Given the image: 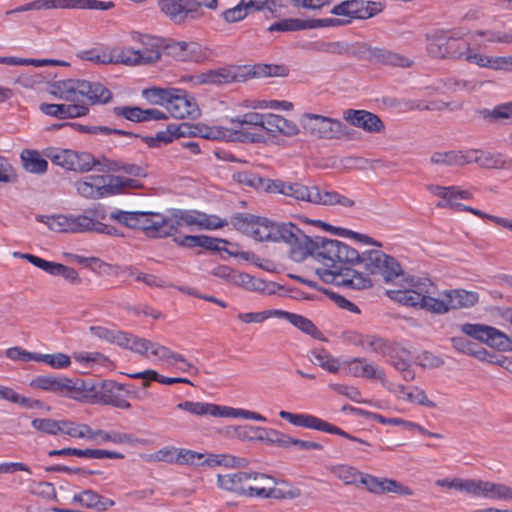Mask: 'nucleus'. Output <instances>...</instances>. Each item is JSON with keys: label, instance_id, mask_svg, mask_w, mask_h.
<instances>
[{"label": "nucleus", "instance_id": "16", "mask_svg": "<svg viewBox=\"0 0 512 512\" xmlns=\"http://www.w3.org/2000/svg\"><path fill=\"white\" fill-rule=\"evenodd\" d=\"M165 52L178 61H193L196 63L208 61L214 54L212 50L202 47L197 42L185 41L167 44Z\"/></svg>", "mask_w": 512, "mask_h": 512}, {"label": "nucleus", "instance_id": "14", "mask_svg": "<svg viewBox=\"0 0 512 512\" xmlns=\"http://www.w3.org/2000/svg\"><path fill=\"white\" fill-rule=\"evenodd\" d=\"M389 294L391 298L406 306L419 307L435 313L448 312V304L444 301L416 292L412 288L403 287L402 290L390 291Z\"/></svg>", "mask_w": 512, "mask_h": 512}, {"label": "nucleus", "instance_id": "46", "mask_svg": "<svg viewBox=\"0 0 512 512\" xmlns=\"http://www.w3.org/2000/svg\"><path fill=\"white\" fill-rule=\"evenodd\" d=\"M143 217V211H122L116 210L110 214V219L117 221L125 227L131 229L140 228V220Z\"/></svg>", "mask_w": 512, "mask_h": 512}, {"label": "nucleus", "instance_id": "25", "mask_svg": "<svg viewBox=\"0 0 512 512\" xmlns=\"http://www.w3.org/2000/svg\"><path fill=\"white\" fill-rule=\"evenodd\" d=\"M67 383H69V378L66 377L37 376L31 380L30 386L35 389L66 396Z\"/></svg>", "mask_w": 512, "mask_h": 512}, {"label": "nucleus", "instance_id": "39", "mask_svg": "<svg viewBox=\"0 0 512 512\" xmlns=\"http://www.w3.org/2000/svg\"><path fill=\"white\" fill-rule=\"evenodd\" d=\"M152 354L158 356L161 361L168 362L170 364L179 362L181 364H185L188 368H193L194 374L199 373V369L197 367L185 359L181 354L173 352L166 346L155 343Z\"/></svg>", "mask_w": 512, "mask_h": 512}, {"label": "nucleus", "instance_id": "44", "mask_svg": "<svg viewBox=\"0 0 512 512\" xmlns=\"http://www.w3.org/2000/svg\"><path fill=\"white\" fill-rule=\"evenodd\" d=\"M71 127H74L77 131H79L81 133H88V134H94V135H97V134H103V135L115 134V135H120V136L131 137V138L139 137L137 134H134L132 132L121 130V129L110 128V127H107V126H89V125H82V124H78V123H73V124H71Z\"/></svg>", "mask_w": 512, "mask_h": 512}, {"label": "nucleus", "instance_id": "4", "mask_svg": "<svg viewBox=\"0 0 512 512\" xmlns=\"http://www.w3.org/2000/svg\"><path fill=\"white\" fill-rule=\"evenodd\" d=\"M270 193L282 194L291 197L297 202H307L314 205L333 206L339 205L345 208L355 206V201L336 191H322L319 186H307L300 182H286L273 179Z\"/></svg>", "mask_w": 512, "mask_h": 512}, {"label": "nucleus", "instance_id": "32", "mask_svg": "<svg viewBox=\"0 0 512 512\" xmlns=\"http://www.w3.org/2000/svg\"><path fill=\"white\" fill-rule=\"evenodd\" d=\"M97 393L96 385L91 381H86L81 378L71 379L67 383V395L74 399H83L95 396Z\"/></svg>", "mask_w": 512, "mask_h": 512}, {"label": "nucleus", "instance_id": "36", "mask_svg": "<svg viewBox=\"0 0 512 512\" xmlns=\"http://www.w3.org/2000/svg\"><path fill=\"white\" fill-rule=\"evenodd\" d=\"M450 57L461 59L464 57V59L469 62L476 64L479 67L484 68H490L492 65L493 56H487L480 53H471L470 52V43L465 42L463 44V49L461 51H458L457 49H454L450 51Z\"/></svg>", "mask_w": 512, "mask_h": 512}, {"label": "nucleus", "instance_id": "15", "mask_svg": "<svg viewBox=\"0 0 512 512\" xmlns=\"http://www.w3.org/2000/svg\"><path fill=\"white\" fill-rule=\"evenodd\" d=\"M383 10V6L380 2L364 1V0H346L335 5L331 13L337 16H341L342 20H349L351 23L352 19H368L371 18Z\"/></svg>", "mask_w": 512, "mask_h": 512}, {"label": "nucleus", "instance_id": "1", "mask_svg": "<svg viewBox=\"0 0 512 512\" xmlns=\"http://www.w3.org/2000/svg\"><path fill=\"white\" fill-rule=\"evenodd\" d=\"M307 241L302 245L299 258L316 254L324 265L316 273L324 282L352 289H366L373 285L367 274L353 269L362 265V253L335 239L307 236Z\"/></svg>", "mask_w": 512, "mask_h": 512}, {"label": "nucleus", "instance_id": "40", "mask_svg": "<svg viewBox=\"0 0 512 512\" xmlns=\"http://www.w3.org/2000/svg\"><path fill=\"white\" fill-rule=\"evenodd\" d=\"M478 114L491 123L501 120L512 119V102H507L495 106L492 110L484 108L478 111Z\"/></svg>", "mask_w": 512, "mask_h": 512}, {"label": "nucleus", "instance_id": "29", "mask_svg": "<svg viewBox=\"0 0 512 512\" xmlns=\"http://www.w3.org/2000/svg\"><path fill=\"white\" fill-rule=\"evenodd\" d=\"M371 57H373L378 62L384 65H390L394 67L408 68L411 67L413 61L406 56L401 54L383 49V48H373L370 52Z\"/></svg>", "mask_w": 512, "mask_h": 512}, {"label": "nucleus", "instance_id": "45", "mask_svg": "<svg viewBox=\"0 0 512 512\" xmlns=\"http://www.w3.org/2000/svg\"><path fill=\"white\" fill-rule=\"evenodd\" d=\"M174 93V88L152 87L144 89L142 96L151 104L162 105L167 108L170 96Z\"/></svg>", "mask_w": 512, "mask_h": 512}, {"label": "nucleus", "instance_id": "58", "mask_svg": "<svg viewBox=\"0 0 512 512\" xmlns=\"http://www.w3.org/2000/svg\"><path fill=\"white\" fill-rule=\"evenodd\" d=\"M251 12L246 5V0H241L233 8H229L222 13V18L227 23H236L247 17Z\"/></svg>", "mask_w": 512, "mask_h": 512}, {"label": "nucleus", "instance_id": "43", "mask_svg": "<svg viewBox=\"0 0 512 512\" xmlns=\"http://www.w3.org/2000/svg\"><path fill=\"white\" fill-rule=\"evenodd\" d=\"M397 392L400 398L409 402L418 403L428 407H435V403L430 401L425 392L418 387H412L411 390L408 391L406 386L398 385Z\"/></svg>", "mask_w": 512, "mask_h": 512}, {"label": "nucleus", "instance_id": "18", "mask_svg": "<svg viewBox=\"0 0 512 512\" xmlns=\"http://www.w3.org/2000/svg\"><path fill=\"white\" fill-rule=\"evenodd\" d=\"M174 94L170 96L167 104V111L174 118H192L200 116V109L194 97L189 95L185 90L174 88Z\"/></svg>", "mask_w": 512, "mask_h": 512}, {"label": "nucleus", "instance_id": "34", "mask_svg": "<svg viewBox=\"0 0 512 512\" xmlns=\"http://www.w3.org/2000/svg\"><path fill=\"white\" fill-rule=\"evenodd\" d=\"M326 469L345 485L360 483L361 475H363L358 469L347 464L330 465Z\"/></svg>", "mask_w": 512, "mask_h": 512}, {"label": "nucleus", "instance_id": "42", "mask_svg": "<svg viewBox=\"0 0 512 512\" xmlns=\"http://www.w3.org/2000/svg\"><path fill=\"white\" fill-rule=\"evenodd\" d=\"M310 360L330 373H337L340 368L339 361L336 358H333L324 349H315L311 351Z\"/></svg>", "mask_w": 512, "mask_h": 512}, {"label": "nucleus", "instance_id": "7", "mask_svg": "<svg viewBox=\"0 0 512 512\" xmlns=\"http://www.w3.org/2000/svg\"><path fill=\"white\" fill-rule=\"evenodd\" d=\"M177 409L186 411L195 416L210 415L212 417H241L254 421H266V418L259 413L244 409L219 406L212 403L184 401L177 404Z\"/></svg>", "mask_w": 512, "mask_h": 512}, {"label": "nucleus", "instance_id": "35", "mask_svg": "<svg viewBox=\"0 0 512 512\" xmlns=\"http://www.w3.org/2000/svg\"><path fill=\"white\" fill-rule=\"evenodd\" d=\"M39 264L43 266L42 270L50 275L62 276L65 280L72 284L80 283L78 272L72 267L47 260H45V262H39Z\"/></svg>", "mask_w": 512, "mask_h": 512}, {"label": "nucleus", "instance_id": "11", "mask_svg": "<svg viewBox=\"0 0 512 512\" xmlns=\"http://www.w3.org/2000/svg\"><path fill=\"white\" fill-rule=\"evenodd\" d=\"M44 155L49 158L53 164L66 170L79 173L92 170L95 164V157L88 152L49 147L44 150Z\"/></svg>", "mask_w": 512, "mask_h": 512}, {"label": "nucleus", "instance_id": "8", "mask_svg": "<svg viewBox=\"0 0 512 512\" xmlns=\"http://www.w3.org/2000/svg\"><path fill=\"white\" fill-rule=\"evenodd\" d=\"M362 265L370 275H380L385 282H391L403 274L400 263L380 250L362 253Z\"/></svg>", "mask_w": 512, "mask_h": 512}, {"label": "nucleus", "instance_id": "50", "mask_svg": "<svg viewBox=\"0 0 512 512\" xmlns=\"http://www.w3.org/2000/svg\"><path fill=\"white\" fill-rule=\"evenodd\" d=\"M55 9V0H34L29 3L20 5L14 9L7 10L5 12V16L9 17L12 15H18L22 12L32 11V10H49Z\"/></svg>", "mask_w": 512, "mask_h": 512}, {"label": "nucleus", "instance_id": "27", "mask_svg": "<svg viewBox=\"0 0 512 512\" xmlns=\"http://www.w3.org/2000/svg\"><path fill=\"white\" fill-rule=\"evenodd\" d=\"M115 7L112 1L100 0H55V9L109 10Z\"/></svg>", "mask_w": 512, "mask_h": 512}, {"label": "nucleus", "instance_id": "23", "mask_svg": "<svg viewBox=\"0 0 512 512\" xmlns=\"http://www.w3.org/2000/svg\"><path fill=\"white\" fill-rule=\"evenodd\" d=\"M348 368L346 373L354 377H362L368 379H379L381 381L385 378V373L379 370L375 365L368 363L365 358H353L347 362Z\"/></svg>", "mask_w": 512, "mask_h": 512}, {"label": "nucleus", "instance_id": "19", "mask_svg": "<svg viewBox=\"0 0 512 512\" xmlns=\"http://www.w3.org/2000/svg\"><path fill=\"white\" fill-rule=\"evenodd\" d=\"M360 483L366 489L374 494L395 493L403 496L413 495V491L408 486L389 478H378L370 474L361 475Z\"/></svg>", "mask_w": 512, "mask_h": 512}, {"label": "nucleus", "instance_id": "22", "mask_svg": "<svg viewBox=\"0 0 512 512\" xmlns=\"http://www.w3.org/2000/svg\"><path fill=\"white\" fill-rule=\"evenodd\" d=\"M90 215H71V233L96 232L98 219L103 220L106 213L103 208L89 209Z\"/></svg>", "mask_w": 512, "mask_h": 512}, {"label": "nucleus", "instance_id": "38", "mask_svg": "<svg viewBox=\"0 0 512 512\" xmlns=\"http://www.w3.org/2000/svg\"><path fill=\"white\" fill-rule=\"evenodd\" d=\"M473 162L477 163L482 168L500 169L506 166L507 161L502 153L475 150Z\"/></svg>", "mask_w": 512, "mask_h": 512}, {"label": "nucleus", "instance_id": "2", "mask_svg": "<svg viewBox=\"0 0 512 512\" xmlns=\"http://www.w3.org/2000/svg\"><path fill=\"white\" fill-rule=\"evenodd\" d=\"M50 93L60 99L78 102L66 104L65 119L85 116L89 105L105 104L112 98V93L99 82L83 79H66L50 84Z\"/></svg>", "mask_w": 512, "mask_h": 512}, {"label": "nucleus", "instance_id": "30", "mask_svg": "<svg viewBox=\"0 0 512 512\" xmlns=\"http://www.w3.org/2000/svg\"><path fill=\"white\" fill-rule=\"evenodd\" d=\"M233 179L239 184L255 190L270 193L273 179L263 178L250 171H240L233 174Z\"/></svg>", "mask_w": 512, "mask_h": 512}, {"label": "nucleus", "instance_id": "54", "mask_svg": "<svg viewBox=\"0 0 512 512\" xmlns=\"http://www.w3.org/2000/svg\"><path fill=\"white\" fill-rule=\"evenodd\" d=\"M36 361L46 363L54 369L67 368L71 364L70 357L64 353H55V354L37 353Z\"/></svg>", "mask_w": 512, "mask_h": 512}, {"label": "nucleus", "instance_id": "55", "mask_svg": "<svg viewBox=\"0 0 512 512\" xmlns=\"http://www.w3.org/2000/svg\"><path fill=\"white\" fill-rule=\"evenodd\" d=\"M290 323L315 339H320L322 336V333L317 329L314 323L302 315L293 313L290 319Z\"/></svg>", "mask_w": 512, "mask_h": 512}, {"label": "nucleus", "instance_id": "33", "mask_svg": "<svg viewBox=\"0 0 512 512\" xmlns=\"http://www.w3.org/2000/svg\"><path fill=\"white\" fill-rule=\"evenodd\" d=\"M102 387L105 389L102 395V400L106 405H111L113 407L125 410L131 408L130 402H128L124 397L117 393V391H121L123 389V385L117 384L115 382H105L102 384Z\"/></svg>", "mask_w": 512, "mask_h": 512}, {"label": "nucleus", "instance_id": "31", "mask_svg": "<svg viewBox=\"0 0 512 512\" xmlns=\"http://www.w3.org/2000/svg\"><path fill=\"white\" fill-rule=\"evenodd\" d=\"M428 54L433 58H445L448 54V36L443 30H436L427 34Z\"/></svg>", "mask_w": 512, "mask_h": 512}, {"label": "nucleus", "instance_id": "24", "mask_svg": "<svg viewBox=\"0 0 512 512\" xmlns=\"http://www.w3.org/2000/svg\"><path fill=\"white\" fill-rule=\"evenodd\" d=\"M247 474L246 471H239L235 473L219 474L217 477L218 485L229 492L246 496L247 486Z\"/></svg>", "mask_w": 512, "mask_h": 512}, {"label": "nucleus", "instance_id": "51", "mask_svg": "<svg viewBox=\"0 0 512 512\" xmlns=\"http://www.w3.org/2000/svg\"><path fill=\"white\" fill-rule=\"evenodd\" d=\"M486 344L499 351H512V339L495 327H492Z\"/></svg>", "mask_w": 512, "mask_h": 512}, {"label": "nucleus", "instance_id": "37", "mask_svg": "<svg viewBox=\"0 0 512 512\" xmlns=\"http://www.w3.org/2000/svg\"><path fill=\"white\" fill-rule=\"evenodd\" d=\"M479 301V294L465 289L450 290V309L470 308Z\"/></svg>", "mask_w": 512, "mask_h": 512}, {"label": "nucleus", "instance_id": "9", "mask_svg": "<svg viewBox=\"0 0 512 512\" xmlns=\"http://www.w3.org/2000/svg\"><path fill=\"white\" fill-rule=\"evenodd\" d=\"M167 223L172 226L171 236H173L183 225L197 226L199 229L214 230L226 226L228 221L221 220L217 216H209L206 213L196 210L176 209L167 216Z\"/></svg>", "mask_w": 512, "mask_h": 512}, {"label": "nucleus", "instance_id": "62", "mask_svg": "<svg viewBox=\"0 0 512 512\" xmlns=\"http://www.w3.org/2000/svg\"><path fill=\"white\" fill-rule=\"evenodd\" d=\"M306 29H307V26L305 24V20L283 19L279 22H275L272 25H270L268 28V31H270V32H274V31L286 32V31L306 30Z\"/></svg>", "mask_w": 512, "mask_h": 512}, {"label": "nucleus", "instance_id": "13", "mask_svg": "<svg viewBox=\"0 0 512 512\" xmlns=\"http://www.w3.org/2000/svg\"><path fill=\"white\" fill-rule=\"evenodd\" d=\"M194 137L208 140H225L230 142L256 143L261 136L241 129H230L223 126H208L202 123L193 125Z\"/></svg>", "mask_w": 512, "mask_h": 512}, {"label": "nucleus", "instance_id": "49", "mask_svg": "<svg viewBox=\"0 0 512 512\" xmlns=\"http://www.w3.org/2000/svg\"><path fill=\"white\" fill-rule=\"evenodd\" d=\"M113 195L123 194L129 190H137L143 187L142 183L133 178L111 176Z\"/></svg>", "mask_w": 512, "mask_h": 512}, {"label": "nucleus", "instance_id": "17", "mask_svg": "<svg viewBox=\"0 0 512 512\" xmlns=\"http://www.w3.org/2000/svg\"><path fill=\"white\" fill-rule=\"evenodd\" d=\"M158 5L174 24H183L186 19H198V4L195 0H158Z\"/></svg>", "mask_w": 512, "mask_h": 512}, {"label": "nucleus", "instance_id": "57", "mask_svg": "<svg viewBox=\"0 0 512 512\" xmlns=\"http://www.w3.org/2000/svg\"><path fill=\"white\" fill-rule=\"evenodd\" d=\"M480 480L453 478L450 479V489H455L469 495L479 496Z\"/></svg>", "mask_w": 512, "mask_h": 512}, {"label": "nucleus", "instance_id": "28", "mask_svg": "<svg viewBox=\"0 0 512 512\" xmlns=\"http://www.w3.org/2000/svg\"><path fill=\"white\" fill-rule=\"evenodd\" d=\"M21 161L23 168L32 174L41 175L47 171L48 162L37 150L24 149L21 152Z\"/></svg>", "mask_w": 512, "mask_h": 512}, {"label": "nucleus", "instance_id": "20", "mask_svg": "<svg viewBox=\"0 0 512 512\" xmlns=\"http://www.w3.org/2000/svg\"><path fill=\"white\" fill-rule=\"evenodd\" d=\"M343 118L352 126L361 128L368 133H381L385 125L380 117L366 110L347 109L343 112Z\"/></svg>", "mask_w": 512, "mask_h": 512}, {"label": "nucleus", "instance_id": "5", "mask_svg": "<svg viewBox=\"0 0 512 512\" xmlns=\"http://www.w3.org/2000/svg\"><path fill=\"white\" fill-rule=\"evenodd\" d=\"M252 237L259 241L285 242L292 247V253L299 257L303 243H308L307 235L295 224L274 223L258 217Z\"/></svg>", "mask_w": 512, "mask_h": 512}, {"label": "nucleus", "instance_id": "21", "mask_svg": "<svg viewBox=\"0 0 512 512\" xmlns=\"http://www.w3.org/2000/svg\"><path fill=\"white\" fill-rule=\"evenodd\" d=\"M144 233L153 238H165L171 236L172 226L167 223V216L159 213L143 212L140 220V228Z\"/></svg>", "mask_w": 512, "mask_h": 512}, {"label": "nucleus", "instance_id": "52", "mask_svg": "<svg viewBox=\"0 0 512 512\" xmlns=\"http://www.w3.org/2000/svg\"><path fill=\"white\" fill-rule=\"evenodd\" d=\"M402 286L405 288H412L414 289V291L425 295H430L434 293V285L431 282V280L426 277H406L404 279V284Z\"/></svg>", "mask_w": 512, "mask_h": 512}, {"label": "nucleus", "instance_id": "61", "mask_svg": "<svg viewBox=\"0 0 512 512\" xmlns=\"http://www.w3.org/2000/svg\"><path fill=\"white\" fill-rule=\"evenodd\" d=\"M504 484L480 480L479 496L494 500H502Z\"/></svg>", "mask_w": 512, "mask_h": 512}, {"label": "nucleus", "instance_id": "47", "mask_svg": "<svg viewBox=\"0 0 512 512\" xmlns=\"http://www.w3.org/2000/svg\"><path fill=\"white\" fill-rule=\"evenodd\" d=\"M385 357H388V362L398 371L410 367V353L404 348L392 344L390 352Z\"/></svg>", "mask_w": 512, "mask_h": 512}, {"label": "nucleus", "instance_id": "6", "mask_svg": "<svg viewBox=\"0 0 512 512\" xmlns=\"http://www.w3.org/2000/svg\"><path fill=\"white\" fill-rule=\"evenodd\" d=\"M246 497L261 499H294L300 496L299 489L282 490L278 488L274 477L259 473L248 472Z\"/></svg>", "mask_w": 512, "mask_h": 512}, {"label": "nucleus", "instance_id": "48", "mask_svg": "<svg viewBox=\"0 0 512 512\" xmlns=\"http://www.w3.org/2000/svg\"><path fill=\"white\" fill-rule=\"evenodd\" d=\"M257 219L252 214L236 213L231 217V223L238 231L252 236Z\"/></svg>", "mask_w": 512, "mask_h": 512}, {"label": "nucleus", "instance_id": "26", "mask_svg": "<svg viewBox=\"0 0 512 512\" xmlns=\"http://www.w3.org/2000/svg\"><path fill=\"white\" fill-rule=\"evenodd\" d=\"M73 502L79 503L86 508H93L98 511H105L115 505L111 499L104 498L93 490H85L82 493L75 494Z\"/></svg>", "mask_w": 512, "mask_h": 512}, {"label": "nucleus", "instance_id": "3", "mask_svg": "<svg viewBox=\"0 0 512 512\" xmlns=\"http://www.w3.org/2000/svg\"><path fill=\"white\" fill-rule=\"evenodd\" d=\"M289 69L285 65L256 64L253 66H224L211 69L192 76L191 80L197 84H229L244 82L253 77H285Z\"/></svg>", "mask_w": 512, "mask_h": 512}, {"label": "nucleus", "instance_id": "64", "mask_svg": "<svg viewBox=\"0 0 512 512\" xmlns=\"http://www.w3.org/2000/svg\"><path fill=\"white\" fill-rule=\"evenodd\" d=\"M46 224L52 231L59 233H71V215H56L48 217Z\"/></svg>", "mask_w": 512, "mask_h": 512}, {"label": "nucleus", "instance_id": "59", "mask_svg": "<svg viewBox=\"0 0 512 512\" xmlns=\"http://www.w3.org/2000/svg\"><path fill=\"white\" fill-rule=\"evenodd\" d=\"M453 347L465 354L471 355L476 359H484L488 355V351L485 348H479L478 350H470L471 342L464 337H454L451 339Z\"/></svg>", "mask_w": 512, "mask_h": 512}, {"label": "nucleus", "instance_id": "63", "mask_svg": "<svg viewBox=\"0 0 512 512\" xmlns=\"http://www.w3.org/2000/svg\"><path fill=\"white\" fill-rule=\"evenodd\" d=\"M83 60L91 61L96 64H110L114 62V56L111 52L100 51L98 49H91L83 51L79 54Z\"/></svg>", "mask_w": 512, "mask_h": 512}, {"label": "nucleus", "instance_id": "60", "mask_svg": "<svg viewBox=\"0 0 512 512\" xmlns=\"http://www.w3.org/2000/svg\"><path fill=\"white\" fill-rule=\"evenodd\" d=\"M111 176L112 175H90L86 178L90 181L91 184H93V187L97 190L98 193H101V196L104 198L107 196H113Z\"/></svg>", "mask_w": 512, "mask_h": 512}, {"label": "nucleus", "instance_id": "12", "mask_svg": "<svg viewBox=\"0 0 512 512\" xmlns=\"http://www.w3.org/2000/svg\"><path fill=\"white\" fill-rule=\"evenodd\" d=\"M279 416L281 419H284L291 423L292 425L314 429L318 431H323L331 434H336L339 436H342L346 439H349L351 441L357 442L364 446H370V444L360 438H357L346 431L340 429L337 426H334L316 416L310 415V414H295L288 411H280Z\"/></svg>", "mask_w": 512, "mask_h": 512}, {"label": "nucleus", "instance_id": "41", "mask_svg": "<svg viewBox=\"0 0 512 512\" xmlns=\"http://www.w3.org/2000/svg\"><path fill=\"white\" fill-rule=\"evenodd\" d=\"M359 344L364 349L379 354L383 357H385L386 354L390 352V347L392 346V344L386 339L375 335L362 336L360 338Z\"/></svg>", "mask_w": 512, "mask_h": 512}, {"label": "nucleus", "instance_id": "53", "mask_svg": "<svg viewBox=\"0 0 512 512\" xmlns=\"http://www.w3.org/2000/svg\"><path fill=\"white\" fill-rule=\"evenodd\" d=\"M121 273L126 276L135 277L137 281H142L148 286L165 287V282L155 275L138 272L133 266H127L121 269Z\"/></svg>", "mask_w": 512, "mask_h": 512}, {"label": "nucleus", "instance_id": "10", "mask_svg": "<svg viewBox=\"0 0 512 512\" xmlns=\"http://www.w3.org/2000/svg\"><path fill=\"white\" fill-rule=\"evenodd\" d=\"M304 130L320 139H340L348 135L347 127L338 119L306 113L301 118Z\"/></svg>", "mask_w": 512, "mask_h": 512}, {"label": "nucleus", "instance_id": "56", "mask_svg": "<svg viewBox=\"0 0 512 512\" xmlns=\"http://www.w3.org/2000/svg\"><path fill=\"white\" fill-rule=\"evenodd\" d=\"M290 436L284 434L278 430L264 428L262 429L261 441L266 442L270 445H276L278 447L288 448Z\"/></svg>", "mask_w": 512, "mask_h": 512}]
</instances>
